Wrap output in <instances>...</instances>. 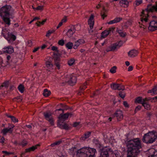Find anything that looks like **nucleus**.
I'll return each mask as SVG.
<instances>
[{"label": "nucleus", "mask_w": 157, "mask_h": 157, "mask_svg": "<svg viewBox=\"0 0 157 157\" xmlns=\"http://www.w3.org/2000/svg\"><path fill=\"white\" fill-rule=\"evenodd\" d=\"M64 81V82H61V85L62 86H64L66 83L67 82H68V80H63Z\"/></svg>", "instance_id": "obj_60"}, {"label": "nucleus", "mask_w": 157, "mask_h": 157, "mask_svg": "<svg viewBox=\"0 0 157 157\" xmlns=\"http://www.w3.org/2000/svg\"><path fill=\"white\" fill-rule=\"evenodd\" d=\"M9 85V81H6L2 83L0 86V89H2V87H5V88L8 87Z\"/></svg>", "instance_id": "obj_37"}, {"label": "nucleus", "mask_w": 157, "mask_h": 157, "mask_svg": "<svg viewBox=\"0 0 157 157\" xmlns=\"http://www.w3.org/2000/svg\"><path fill=\"white\" fill-rule=\"evenodd\" d=\"M145 101L142 104V105L144 107V108L147 110H149L151 109L150 105L148 103L147 101Z\"/></svg>", "instance_id": "obj_30"}, {"label": "nucleus", "mask_w": 157, "mask_h": 157, "mask_svg": "<svg viewBox=\"0 0 157 157\" xmlns=\"http://www.w3.org/2000/svg\"><path fill=\"white\" fill-rule=\"evenodd\" d=\"M122 20V17H116L114 20L109 21L108 23L109 24H112L120 22Z\"/></svg>", "instance_id": "obj_24"}, {"label": "nucleus", "mask_w": 157, "mask_h": 157, "mask_svg": "<svg viewBox=\"0 0 157 157\" xmlns=\"http://www.w3.org/2000/svg\"><path fill=\"white\" fill-rule=\"evenodd\" d=\"M150 99H148L147 98H145L144 99H142L141 97H138L136 99V102H137L139 104H142L145 101L150 100Z\"/></svg>", "instance_id": "obj_20"}, {"label": "nucleus", "mask_w": 157, "mask_h": 157, "mask_svg": "<svg viewBox=\"0 0 157 157\" xmlns=\"http://www.w3.org/2000/svg\"><path fill=\"white\" fill-rule=\"evenodd\" d=\"M142 2V0H136L134 3V6L135 7H136L141 4Z\"/></svg>", "instance_id": "obj_40"}, {"label": "nucleus", "mask_w": 157, "mask_h": 157, "mask_svg": "<svg viewBox=\"0 0 157 157\" xmlns=\"http://www.w3.org/2000/svg\"><path fill=\"white\" fill-rule=\"evenodd\" d=\"M112 152V150L109 147H104L101 149L100 155L99 157H109L110 154Z\"/></svg>", "instance_id": "obj_5"}, {"label": "nucleus", "mask_w": 157, "mask_h": 157, "mask_svg": "<svg viewBox=\"0 0 157 157\" xmlns=\"http://www.w3.org/2000/svg\"><path fill=\"white\" fill-rule=\"evenodd\" d=\"M80 44L79 42H78V41H76L75 42V44L74 46V48L75 49H76L78 47V46Z\"/></svg>", "instance_id": "obj_49"}, {"label": "nucleus", "mask_w": 157, "mask_h": 157, "mask_svg": "<svg viewBox=\"0 0 157 157\" xmlns=\"http://www.w3.org/2000/svg\"><path fill=\"white\" fill-rule=\"evenodd\" d=\"M50 94V91L48 90L47 89H45L44 90L43 94L45 97H48Z\"/></svg>", "instance_id": "obj_35"}, {"label": "nucleus", "mask_w": 157, "mask_h": 157, "mask_svg": "<svg viewBox=\"0 0 157 157\" xmlns=\"http://www.w3.org/2000/svg\"><path fill=\"white\" fill-rule=\"evenodd\" d=\"M5 37L10 43L12 44L16 38V36L12 33L8 32L7 36H5Z\"/></svg>", "instance_id": "obj_8"}, {"label": "nucleus", "mask_w": 157, "mask_h": 157, "mask_svg": "<svg viewBox=\"0 0 157 157\" xmlns=\"http://www.w3.org/2000/svg\"><path fill=\"white\" fill-rule=\"evenodd\" d=\"M46 21V19H45L43 20L42 22H40V21H37V22L36 23V24L37 25V26H40V24L42 25H43L45 22Z\"/></svg>", "instance_id": "obj_44"}, {"label": "nucleus", "mask_w": 157, "mask_h": 157, "mask_svg": "<svg viewBox=\"0 0 157 157\" xmlns=\"http://www.w3.org/2000/svg\"><path fill=\"white\" fill-rule=\"evenodd\" d=\"M97 153L96 149L93 148H90L89 151L85 154H79L78 157H95V154Z\"/></svg>", "instance_id": "obj_6"}, {"label": "nucleus", "mask_w": 157, "mask_h": 157, "mask_svg": "<svg viewBox=\"0 0 157 157\" xmlns=\"http://www.w3.org/2000/svg\"><path fill=\"white\" fill-rule=\"evenodd\" d=\"M69 116V114L68 113H65L63 114H60L59 116L58 117L59 120L58 121V122L59 121V122H61L62 119H64V121L65 120L67 119Z\"/></svg>", "instance_id": "obj_19"}, {"label": "nucleus", "mask_w": 157, "mask_h": 157, "mask_svg": "<svg viewBox=\"0 0 157 157\" xmlns=\"http://www.w3.org/2000/svg\"><path fill=\"white\" fill-rule=\"evenodd\" d=\"M51 49L52 51H56L57 52L58 51V48L56 46H52L51 47Z\"/></svg>", "instance_id": "obj_59"}, {"label": "nucleus", "mask_w": 157, "mask_h": 157, "mask_svg": "<svg viewBox=\"0 0 157 157\" xmlns=\"http://www.w3.org/2000/svg\"><path fill=\"white\" fill-rule=\"evenodd\" d=\"M54 30H48L47 33H46V36L47 37H49V36H50V35L52 33H53V32H54Z\"/></svg>", "instance_id": "obj_50"}, {"label": "nucleus", "mask_w": 157, "mask_h": 157, "mask_svg": "<svg viewBox=\"0 0 157 157\" xmlns=\"http://www.w3.org/2000/svg\"><path fill=\"white\" fill-rule=\"evenodd\" d=\"M75 147H72L71 148L68 149V151L69 154L73 155L75 154Z\"/></svg>", "instance_id": "obj_38"}, {"label": "nucleus", "mask_w": 157, "mask_h": 157, "mask_svg": "<svg viewBox=\"0 0 157 157\" xmlns=\"http://www.w3.org/2000/svg\"><path fill=\"white\" fill-rule=\"evenodd\" d=\"M48 121L50 122V124L52 125H53L54 124L53 120L52 118H50L48 119L47 120Z\"/></svg>", "instance_id": "obj_51"}, {"label": "nucleus", "mask_w": 157, "mask_h": 157, "mask_svg": "<svg viewBox=\"0 0 157 157\" xmlns=\"http://www.w3.org/2000/svg\"><path fill=\"white\" fill-rule=\"evenodd\" d=\"M116 48H117L116 45H115L114 44L111 46H108L106 50L107 52L111 51H113Z\"/></svg>", "instance_id": "obj_28"}, {"label": "nucleus", "mask_w": 157, "mask_h": 157, "mask_svg": "<svg viewBox=\"0 0 157 157\" xmlns=\"http://www.w3.org/2000/svg\"><path fill=\"white\" fill-rule=\"evenodd\" d=\"M114 117H117L118 121L122 120L123 117L122 111L120 110L117 111L114 114Z\"/></svg>", "instance_id": "obj_11"}, {"label": "nucleus", "mask_w": 157, "mask_h": 157, "mask_svg": "<svg viewBox=\"0 0 157 157\" xmlns=\"http://www.w3.org/2000/svg\"><path fill=\"white\" fill-rule=\"evenodd\" d=\"M157 138L156 132L152 131L145 134L142 139V141L147 144H152Z\"/></svg>", "instance_id": "obj_3"}, {"label": "nucleus", "mask_w": 157, "mask_h": 157, "mask_svg": "<svg viewBox=\"0 0 157 157\" xmlns=\"http://www.w3.org/2000/svg\"><path fill=\"white\" fill-rule=\"evenodd\" d=\"M126 157H137L140 154L142 146L139 138H136L129 141L127 144Z\"/></svg>", "instance_id": "obj_2"}, {"label": "nucleus", "mask_w": 157, "mask_h": 157, "mask_svg": "<svg viewBox=\"0 0 157 157\" xmlns=\"http://www.w3.org/2000/svg\"><path fill=\"white\" fill-rule=\"evenodd\" d=\"M123 105L124 106L126 107H129V105L127 102L126 101H124L123 102Z\"/></svg>", "instance_id": "obj_63"}, {"label": "nucleus", "mask_w": 157, "mask_h": 157, "mask_svg": "<svg viewBox=\"0 0 157 157\" xmlns=\"http://www.w3.org/2000/svg\"><path fill=\"white\" fill-rule=\"evenodd\" d=\"M91 134V132H88L85 133L83 136L81 137L80 139L81 140H84L90 137Z\"/></svg>", "instance_id": "obj_26"}, {"label": "nucleus", "mask_w": 157, "mask_h": 157, "mask_svg": "<svg viewBox=\"0 0 157 157\" xmlns=\"http://www.w3.org/2000/svg\"><path fill=\"white\" fill-rule=\"evenodd\" d=\"M44 115L46 118V119L47 120L50 118H51V114H49L48 113H44Z\"/></svg>", "instance_id": "obj_42"}, {"label": "nucleus", "mask_w": 157, "mask_h": 157, "mask_svg": "<svg viewBox=\"0 0 157 157\" xmlns=\"http://www.w3.org/2000/svg\"><path fill=\"white\" fill-rule=\"evenodd\" d=\"M148 93H152V94H157V91L155 89V87L153 89H152L151 90H149L148 91Z\"/></svg>", "instance_id": "obj_46"}, {"label": "nucleus", "mask_w": 157, "mask_h": 157, "mask_svg": "<svg viewBox=\"0 0 157 157\" xmlns=\"http://www.w3.org/2000/svg\"><path fill=\"white\" fill-rule=\"evenodd\" d=\"M75 61V59L73 58L71 59L68 61V64L69 66H71L73 65Z\"/></svg>", "instance_id": "obj_45"}, {"label": "nucleus", "mask_w": 157, "mask_h": 157, "mask_svg": "<svg viewBox=\"0 0 157 157\" xmlns=\"http://www.w3.org/2000/svg\"><path fill=\"white\" fill-rule=\"evenodd\" d=\"M11 6L10 5H6L0 9V16H10Z\"/></svg>", "instance_id": "obj_4"}, {"label": "nucleus", "mask_w": 157, "mask_h": 157, "mask_svg": "<svg viewBox=\"0 0 157 157\" xmlns=\"http://www.w3.org/2000/svg\"><path fill=\"white\" fill-rule=\"evenodd\" d=\"M53 59L55 62V64L56 65L58 69H59L60 67L59 64V56H54Z\"/></svg>", "instance_id": "obj_17"}, {"label": "nucleus", "mask_w": 157, "mask_h": 157, "mask_svg": "<svg viewBox=\"0 0 157 157\" xmlns=\"http://www.w3.org/2000/svg\"><path fill=\"white\" fill-rule=\"evenodd\" d=\"M124 42L125 41L123 42L122 41L120 40L118 43H114V44L116 45L117 48H119L123 44Z\"/></svg>", "instance_id": "obj_34"}, {"label": "nucleus", "mask_w": 157, "mask_h": 157, "mask_svg": "<svg viewBox=\"0 0 157 157\" xmlns=\"http://www.w3.org/2000/svg\"><path fill=\"white\" fill-rule=\"evenodd\" d=\"M40 146V144H37L35 146H33L32 147L25 149V152H30L31 151H34L38 147Z\"/></svg>", "instance_id": "obj_21"}, {"label": "nucleus", "mask_w": 157, "mask_h": 157, "mask_svg": "<svg viewBox=\"0 0 157 157\" xmlns=\"http://www.w3.org/2000/svg\"><path fill=\"white\" fill-rule=\"evenodd\" d=\"M121 6L124 7H127L129 3L127 0H121L120 2Z\"/></svg>", "instance_id": "obj_29"}, {"label": "nucleus", "mask_w": 157, "mask_h": 157, "mask_svg": "<svg viewBox=\"0 0 157 157\" xmlns=\"http://www.w3.org/2000/svg\"><path fill=\"white\" fill-rule=\"evenodd\" d=\"M86 83H85L84 84V85L82 86H81L80 87V89L81 90H83L86 88Z\"/></svg>", "instance_id": "obj_56"}, {"label": "nucleus", "mask_w": 157, "mask_h": 157, "mask_svg": "<svg viewBox=\"0 0 157 157\" xmlns=\"http://www.w3.org/2000/svg\"><path fill=\"white\" fill-rule=\"evenodd\" d=\"M68 83L71 85H74L77 82V78L76 76L73 74H71L70 75L69 79L68 80Z\"/></svg>", "instance_id": "obj_9"}, {"label": "nucleus", "mask_w": 157, "mask_h": 157, "mask_svg": "<svg viewBox=\"0 0 157 157\" xmlns=\"http://www.w3.org/2000/svg\"><path fill=\"white\" fill-rule=\"evenodd\" d=\"M119 35L121 37H124L126 36V33L125 32H123L122 33H119Z\"/></svg>", "instance_id": "obj_57"}, {"label": "nucleus", "mask_w": 157, "mask_h": 157, "mask_svg": "<svg viewBox=\"0 0 157 157\" xmlns=\"http://www.w3.org/2000/svg\"><path fill=\"white\" fill-rule=\"evenodd\" d=\"M90 148L87 147H84L78 150L76 153L77 156L80 155V154H84L87 152L89 151Z\"/></svg>", "instance_id": "obj_13"}, {"label": "nucleus", "mask_w": 157, "mask_h": 157, "mask_svg": "<svg viewBox=\"0 0 157 157\" xmlns=\"http://www.w3.org/2000/svg\"><path fill=\"white\" fill-rule=\"evenodd\" d=\"M43 6H39L36 8V10L42 11L43 10Z\"/></svg>", "instance_id": "obj_52"}, {"label": "nucleus", "mask_w": 157, "mask_h": 157, "mask_svg": "<svg viewBox=\"0 0 157 157\" xmlns=\"http://www.w3.org/2000/svg\"><path fill=\"white\" fill-rule=\"evenodd\" d=\"M115 27H112L109 28L108 30H107L108 32H109V34L113 33L114 31Z\"/></svg>", "instance_id": "obj_47"}, {"label": "nucleus", "mask_w": 157, "mask_h": 157, "mask_svg": "<svg viewBox=\"0 0 157 157\" xmlns=\"http://www.w3.org/2000/svg\"><path fill=\"white\" fill-rule=\"evenodd\" d=\"M93 142L97 148H100L101 147V144L98 140L95 139H94Z\"/></svg>", "instance_id": "obj_25"}, {"label": "nucleus", "mask_w": 157, "mask_h": 157, "mask_svg": "<svg viewBox=\"0 0 157 157\" xmlns=\"http://www.w3.org/2000/svg\"><path fill=\"white\" fill-rule=\"evenodd\" d=\"M52 58L49 57V59L46 62V65L47 67L50 69L53 67V64L52 63Z\"/></svg>", "instance_id": "obj_18"}, {"label": "nucleus", "mask_w": 157, "mask_h": 157, "mask_svg": "<svg viewBox=\"0 0 157 157\" xmlns=\"http://www.w3.org/2000/svg\"><path fill=\"white\" fill-rule=\"evenodd\" d=\"M107 10L105 9L104 7L103 8V9L101 13V15L103 19H104L105 17H107Z\"/></svg>", "instance_id": "obj_27"}, {"label": "nucleus", "mask_w": 157, "mask_h": 157, "mask_svg": "<svg viewBox=\"0 0 157 157\" xmlns=\"http://www.w3.org/2000/svg\"><path fill=\"white\" fill-rule=\"evenodd\" d=\"M119 96L122 98H124L125 96V94L124 92H120L119 93Z\"/></svg>", "instance_id": "obj_48"}, {"label": "nucleus", "mask_w": 157, "mask_h": 157, "mask_svg": "<svg viewBox=\"0 0 157 157\" xmlns=\"http://www.w3.org/2000/svg\"><path fill=\"white\" fill-rule=\"evenodd\" d=\"M6 115L7 117L11 118L12 121L14 123H16L18 122V119L15 117L13 116L9 115L7 114H6Z\"/></svg>", "instance_id": "obj_31"}, {"label": "nucleus", "mask_w": 157, "mask_h": 157, "mask_svg": "<svg viewBox=\"0 0 157 157\" xmlns=\"http://www.w3.org/2000/svg\"><path fill=\"white\" fill-rule=\"evenodd\" d=\"M117 67L116 66H114L112 67L109 70L110 72L112 74H114L116 72Z\"/></svg>", "instance_id": "obj_41"}, {"label": "nucleus", "mask_w": 157, "mask_h": 157, "mask_svg": "<svg viewBox=\"0 0 157 157\" xmlns=\"http://www.w3.org/2000/svg\"><path fill=\"white\" fill-rule=\"evenodd\" d=\"M3 51L8 54H11L13 52L14 50L13 47L10 46L5 47L3 48Z\"/></svg>", "instance_id": "obj_15"}, {"label": "nucleus", "mask_w": 157, "mask_h": 157, "mask_svg": "<svg viewBox=\"0 0 157 157\" xmlns=\"http://www.w3.org/2000/svg\"><path fill=\"white\" fill-rule=\"evenodd\" d=\"M14 126V125L9 124L8 128H5L3 129L1 131V133L4 136L6 135L8 133L11 134L13 132V128Z\"/></svg>", "instance_id": "obj_7"}, {"label": "nucleus", "mask_w": 157, "mask_h": 157, "mask_svg": "<svg viewBox=\"0 0 157 157\" xmlns=\"http://www.w3.org/2000/svg\"><path fill=\"white\" fill-rule=\"evenodd\" d=\"M138 51L135 50H132L128 53V56L131 57H133L137 55Z\"/></svg>", "instance_id": "obj_23"}, {"label": "nucleus", "mask_w": 157, "mask_h": 157, "mask_svg": "<svg viewBox=\"0 0 157 157\" xmlns=\"http://www.w3.org/2000/svg\"><path fill=\"white\" fill-rule=\"evenodd\" d=\"M61 122H59V121L58 122L57 124V127L61 129H64L66 130L70 129V127L66 123H64L63 124H62L61 123Z\"/></svg>", "instance_id": "obj_14"}, {"label": "nucleus", "mask_w": 157, "mask_h": 157, "mask_svg": "<svg viewBox=\"0 0 157 157\" xmlns=\"http://www.w3.org/2000/svg\"><path fill=\"white\" fill-rule=\"evenodd\" d=\"M149 155H157V151L154 148L149 149L148 151Z\"/></svg>", "instance_id": "obj_33"}, {"label": "nucleus", "mask_w": 157, "mask_h": 157, "mask_svg": "<svg viewBox=\"0 0 157 157\" xmlns=\"http://www.w3.org/2000/svg\"><path fill=\"white\" fill-rule=\"evenodd\" d=\"M27 144V143L24 141H22L21 143V145H22L23 147L25 146Z\"/></svg>", "instance_id": "obj_61"}, {"label": "nucleus", "mask_w": 157, "mask_h": 157, "mask_svg": "<svg viewBox=\"0 0 157 157\" xmlns=\"http://www.w3.org/2000/svg\"><path fill=\"white\" fill-rule=\"evenodd\" d=\"M62 142V141L61 140H59L58 141H56L52 144L50 145V146L53 147H54L56 145H59Z\"/></svg>", "instance_id": "obj_43"}, {"label": "nucleus", "mask_w": 157, "mask_h": 157, "mask_svg": "<svg viewBox=\"0 0 157 157\" xmlns=\"http://www.w3.org/2000/svg\"><path fill=\"white\" fill-rule=\"evenodd\" d=\"M5 24V27H9L11 24V20L9 16L1 17Z\"/></svg>", "instance_id": "obj_12"}, {"label": "nucleus", "mask_w": 157, "mask_h": 157, "mask_svg": "<svg viewBox=\"0 0 157 157\" xmlns=\"http://www.w3.org/2000/svg\"><path fill=\"white\" fill-rule=\"evenodd\" d=\"M5 139L3 137H2L0 139V143L2 144H3L5 142Z\"/></svg>", "instance_id": "obj_58"}, {"label": "nucleus", "mask_w": 157, "mask_h": 157, "mask_svg": "<svg viewBox=\"0 0 157 157\" xmlns=\"http://www.w3.org/2000/svg\"><path fill=\"white\" fill-rule=\"evenodd\" d=\"M80 124L79 122H74L73 124V126L74 127H76L78 125H79Z\"/></svg>", "instance_id": "obj_62"}, {"label": "nucleus", "mask_w": 157, "mask_h": 157, "mask_svg": "<svg viewBox=\"0 0 157 157\" xmlns=\"http://www.w3.org/2000/svg\"><path fill=\"white\" fill-rule=\"evenodd\" d=\"M18 90L20 92L22 93L24 91V87L23 85L20 84L18 87L17 88Z\"/></svg>", "instance_id": "obj_36"}, {"label": "nucleus", "mask_w": 157, "mask_h": 157, "mask_svg": "<svg viewBox=\"0 0 157 157\" xmlns=\"http://www.w3.org/2000/svg\"><path fill=\"white\" fill-rule=\"evenodd\" d=\"M79 25H71V26L70 29L68 30L67 33V36L69 37L71 36L75 32V26L77 27Z\"/></svg>", "instance_id": "obj_10"}, {"label": "nucleus", "mask_w": 157, "mask_h": 157, "mask_svg": "<svg viewBox=\"0 0 157 157\" xmlns=\"http://www.w3.org/2000/svg\"><path fill=\"white\" fill-rule=\"evenodd\" d=\"M94 15L91 14L88 21V24L89 25L90 29L93 28L94 24Z\"/></svg>", "instance_id": "obj_16"}, {"label": "nucleus", "mask_w": 157, "mask_h": 157, "mask_svg": "<svg viewBox=\"0 0 157 157\" xmlns=\"http://www.w3.org/2000/svg\"><path fill=\"white\" fill-rule=\"evenodd\" d=\"M141 109V106L140 105L137 106L135 108V113H136L138 111L140 110Z\"/></svg>", "instance_id": "obj_55"}, {"label": "nucleus", "mask_w": 157, "mask_h": 157, "mask_svg": "<svg viewBox=\"0 0 157 157\" xmlns=\"http://www.w3.org/2000/svg\"><path fill=\"white\" fill-rule=\"evenodd\" d=\"M115 155L116 157H121L120 153L118 152L116 153L115 154Z\"/></svg>", "instance_id": "obj_64"}, {"label": "nucleus", "mask_w": 157, "mask_h": 157, "mask_svg": "<svg viewBox=\"0 0 157 157\" xmlns=\"http://www.w3.org/2000/svg\"><path fill=\"white\" fill-rule=\"evenodd\" d=\"M108 35H109V32H108L107 30H105L101 33V38H104L106 37Z\"/></svg>", "instance_id": "obj_32"}, {"label": "nucleus", "mask_w": 157, "mask_h": 157, "mask_svg": "<svg viewBox=\"0 0 157 157\" xmlns=\"http://www.w3.org/2000/svg\"><path fill=\"white\" fill-rule=\"evenodd\" d=\"M65 46L68 49H70L72 48L73 44L71 42H69L65 44Z\"/></svg>", "instance_id": "obj_39"}, {"label": "nucleus", "mask_w": 157, "mask_h": 157, "mask_svg": "<svg viewBox=\"0 0 157 157\" xmlns=\"http://www.w3.org/2000/svg\"><path fill=\"white\" fill-rule=\"evenodd\" d=\"M119 84H118L113 83L110 85L111 88L114 90H116L117 89L118 90H124V89L123 87L122 88H120Z\"/></svg>", "instance_id": "obj_22"}, {"label": "nucleus", "mask_w": 157, "mask_h": 157, "mask_svg": "<svg viewBox=\"0 0 157 157\" xmlns=\"http://www.w3.org/2000/svg\"><path fill=\"white\" fill-rule=\"evenodd\" d=\"M154 12H157V2L155 5H148L146 9L142 11L140 19L143 26H140V27L143 28L144 29L146 27H148L149 30L152 31L157 30V21L154 20L150 21L148 18L149 13Z\"/></svg>", "instance_id": "obj_1"}, {"label": "nucleus", "mask_w": 157, "mask_h": 157, "mask_svg": "<svg viewBox=\"0 0 157 157\" xmlns=\"http://www.w3.org/2000/svg\"><path fill=\"white\" fill-rule=\"evenodd\" d=\"M64 44V41L63 40H61L58 42V44L60 45L63 46Z\"/></svg>", "instance_id": "obj_53"}, {"label": "nucleus", "mask_w": 157, "mask_h": 157, "mask_svg": "<svg viewBox=\"0 0 157 157\" xmlns=\"http://www.w3.org/2000/svg\"><path fill=\"white\" fill-rule=\"evenodd\" d=\"M2 153L5 154V155H10L13 154H14V153L13 152H9L6 151H2Z\"/></svg>", "instance_id": "obj_54"}]
</instances>
